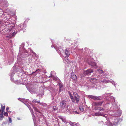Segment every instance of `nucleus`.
Returning <instances> with one entry per match:
<instances>
[{"instance_id":"1","label":"nucleus","mask_w":126,"mask_h":126,"mask_svg":"<svg viewBox=\"0 0 126 126\" xmlns=\"http://www.w3.org/2000/svg\"><path fill=\"white\" fill-rule=\"evenodd\" d=\"M112 107L110 108V110L108 112V122L104 125L107 126H117L122 121V119L119 117L121 115L122 111L118 109L117 103L112 104Z\"/></svg>"},{"instance_id":"2","label":"nucleus","mask_w":126,"mask_h":126,"mask_svg":"<svg viewBox=\"0 0 126 126\" xmlns=\"http://www.w3.org/2000/svg\"><path fill=\"white\" fill-rule=\"evenodd\" d=\"M28 53L27 51L26 50H24L21 53L20 52L19 53L18 56L17 60L18 63L15 64L14 66L16 67L17 70L20 72H25L27 68L26 66H24L22 64L25 63V61L22 58L27 56L28 55Z\"/></svg>"},{"instance_id":"3","label":"nucleus","mask_w":126,"mask_h":126,"mask_svg":"<svg viewBox=\"0 0 126 126\" xmlns=\"http://www.w3.org/2000/svg\"><path fill=\"white\" fill-rule=\"evenodd\" d=\"M104 76L103 77L102 76H101L100 75L96 74L94 75V78L89 79V80L92 84L91 87L92 88H94V89L99 90L101 89L99 85L100 82L107 83L110 82V81L104 79Z\"/></svg>"},{"instance_id":"4","label":"nucleus","mask_w":126,"mask_h":126,"mask_svg":"<svg viewBox=\"0 0 126 126\" xmlns=\"http://www.w3.org/2000/svg\"><path fill=\"white\" fill-rule=\"evenodd\" d=\"M110 93H106L104 94L101 96V97H106V103L104 105L103 107H96L95 108V110H98L100 112L101 110L104 111L106 110V109H108V108L111 106L112 107V104L114 103H117L115 102V98L112 96H110Z\"/></svg>"},{"instance_id":"5","label":"nucleus","mask_w":126,"mask_h":126,"mask_svg":"<svg viewBox=\"0 0 126 126\" xmlns=\"http://www.w3.org/2000/svg\"><path fill=\"white\" fill-rule=\"evenodd\" d=\"M10 21L9 20H8L6 22H5L4 24V26H5L6 27L10 29V30L12 31V32H11L12 33V36H14L18 32V31H17V30L13 28V25H14V24L11 23V21L10 22Z\"/></svg>"},{"instance_id":"6","label":"nucleus","mask_w":126,"mask_h":126,"mask_svg":"<svg viewBox=\"0 0 126 126\" xmlns=\"http://www.w3.org/2000/svg\"><path fill=\"white\" fill-rule=\"evenodd\" d=\"M0 31H1L2 32H4L5 34L9 33L10 34V32H11L12 31L10 30V29H9L8 28L6 27L5 26L1 25L0 27Z\"/></svg>"},{"instance_id":"7","label":"nucleus","mask_w":126,"mask_h":126,"mask_svg":"<svg viewBox=\"0 0 126 126\" xmlns=\"http://www.w3.org/2000/svg\"><path fill=\"white\" fill-rule=\"evenodd\" d=\"M73 95L74 97H73V99L74 100L72 99L71 101L72 102L75 103H78L80 100V96L78 95V94L75 92L73 93Z\"/></svg>"},{"instance_id":"8","label":"nucleus","mask_w":126,"mask_h":126,"mask_svg":"<svg viewBox=\"0 0 126 126\" xmlns=\"http://www.w3.org/2000/svg\"><path fill=\"white\" fill-rule=\"evenodd\" d=\"M103 68L102 66H98V68H96V70L98 72L99 74H94L93 75L94 77V75L96 74L98 75H100L101 76H102L103 77L105 76L103 75V74H105V72H104L103 70H102Z\"/></svg>"},{"instance_id":"9","label":"nucleus","mask_w":126,"mask_h":126,"mask_svg":"<svg viewBox=\"0 0 126 126\" xmlns=\"http://www.w3.org/2000/svg\"><path fill=\"white\" fill-rule=\"evenodd\" d=\"M17 68L16 67L14 66L13 67L12 69V70L10 73L9 74V75L11 77V79L12 81L14 80V78L12 77V76L14 75L16 72H18V70L16 68Z\"/></svg>"},{"instance_id":"10","label":"nucleus","mask_w":126,"mask_h":126,"mask_svg":"<svg viewBox=\"0 0 126 126\" xmlns=\"http://www.w3.org/2000/svg\"><path fill=\"white\" fill-rule=\"evenodd\" d=\"M68 100L66 99H61L60 103V107L63 109L66 107L67 105Z\"/></svg>"},{"instance_id":"11","label":"nucleus","mask_w":126,"mask_h":126,"mask_svg":"<svg viewBox=\"0 0 126 126\" xmlns=\"http://www.w3.org/2000/svg\"><path fill=\"white\" fill-rule=\"evenodd\" d=\"M87 62L88 63L92 66L94 67L95 68H98V66L96 65V63L93 59H88Z\"/></svg>"},{"instance_id":"12","label":"nucleus","mask_w":126,"mask_h":126,"mask_svg":"<svg viewBox=\"0 0 126 126\" xmlns=\"http://www.w3.org/2000/svg\"><path fill=\"white\" fill-rule=\"evenodd\" d=\"M94 115L95 116H101L105 117L106 120H108V115L106 114H105L104 113H101L100 112L98 111L94 113Z\"/></svg>"},{"instance_id":"13","label":"nucleus","mask_w":126,"mask_h":126,"mask_svg":"<svg viewBox=\"0 0 126 126\" xmlns=\"http://www.w3.org/2000/svg\"><path fill=\"white\" fill-rule=\"evenodd\" d=\"M27 26L26 24L24 23H22L19 25L17 27V30L18 32L20 31L23 30Z\"/></svg>"},{"instance_id":"14","label":"nucleus","mask_w":126,"mask_h":126,"mask_svg":"<svg viewBox=\"0 0 126 126\" xmlns=\"http://www.w3.org/2000/svg\"><path fill=\"white\" fill-rule=\"evenodd\" d=\"M104 102V101L103 100L97 101L96 102H94L93 104V105L96 107H97V106L100 107L102 105V104Z\"/></svg>"},{"instance_id":"15","label":"nucleus","mask_w":126,"mask_h":126,"mask_svg":"<svg viewBox=\"0 0 126 126\" xmlns=\"http://www.w3.org/2000/svg\"><path fill=\"white\" fill-rule=\"evenodd\" d=\"M93 72L94 71L93 69H89L84 71V74L87 75H91V73Z\"/></svg>"},{"instance_id":"16","label":"nucleus","mask_w":126,"mask_h":126,"mask_svg":"<svg viewBox=\"0 0 126 126\" xmlns=\"http://www.w3.org/2000/svg\"><path fill=\"white\" fill-rule=\"evenodd\" d=\"M54 47L59 54L62 55V53L63 52V49L61 48V47Z\"/></svg>"},{"instance_id":"17","label":"nucleus","mask_w":126,"mask_h":126,"mask_svg":"<svg viewBox=\"0 0 126 126\" xmlns=\"http://www.w3.org/2000/svg\"><path fill=\"white\" fill-rule=\"evenodd\" d=\"M50 106L51 107H52V109L54 110H56L58 109L57 104H54L53 102H52L50 105Z\"/></svg>"},{"instance_id":"18","label":"nucleus","mask_w":126,"mask_h":126,"mask_svg":"<svg viewBox=\"0 0 126 126\" xmlns=\"http://www.w3.org/2000/svg\"><path fill=\"white\" fill-rule=\"evenodd\" d=\"M27 88L29 92L32 94H35L36 92V90L35 89L27 87Z\"/></svg>"},{"instance_id":"19","label":"nucleus","mask_w":126,"mask_h":126,"mask_svg":"<svg viewBox=\"0 0 126 126\" xmlns=\"http://www.w3.org/2000/svg\"><path fill=\"white\" fill-rule=\"evenodd\" d=\"M88 97L89 98L93 99L95 100H100L101 99L99 97L97 96H96L92 95H89L88 96Z\"/></svg>"},{"instance_id":"20","label":"nucleus","mask_w":126,"mask_h":126,"mask_svg":"<svg viewBox=\"0 0 126 126\" xmlns=\"http://www.w3.org/2000/svg\"><path fill=\"white\" fill-rule=\"evenodd\" d=\"M32 106L33 109H34V110L36 112V114L37 113L36 112H38L39 113L41 114H40V115H41L42 114V113H41V111L38 109L35 106H34V105H32Z\"/></svg>"},{"instance_id":"21","label":"nucleus","mask_w":126,"mask_h":126,"mask_svg":"<svg viewBox=\"0 0 126 126\" xmlns=\"http://www.w3.org/2000/svg\"><path fill=\"white\" fill-rule=\"evenodd\" d=\"M40 88L41 89V91L40 90L39 93V95L40 96H41L42 97L44 94V91L42 87H41Z\"/></svg>"},{"instance_id":"22","label":"nucleus","mask_w":126,"mask_h":126,"mask_svg":"<svg viewBox=\"0 0 126 126\" xmlns=\"http://www.w3.org/2000/svg\"><path fill=\"white\" fill-rule=\"evenodd\" d=\"M31 113L32 115V117L33 119L34 122V124H35V116L33 112V110L31 108V109H30L29 110Z\"/></svg>"},{"instance_id":"23","label":"nucleus","mask_w":126,"mask_h":126,"mask_svg":"<svg viewBox=\"0 0 126 126\" xmlns=\"http://www.w3.org/2000/svg\"><path fill=\"white\" fill-rule=\"evenodd\" d=\"M78 56L79 55L80 57V55L82 53H83V49H79L76 52Z\"/></svg>"},{"instance_id":"24","label":"nucleus","mask_w":126,"mask_h":126,"mask_svg":"<svg viewBox=\"0 0 126 126\" xmlns=\"http://www.w3.org/2000/svg\"><path fill=\"white\" fill-rule=\"evenodd\" d=\"M56 73L54 71H52L50 73V76L52 77H53V79L55 80L57 79L55 77H54V75H56Z\"/></svg>"},{"instance_id":"25","label":"nucleus","mask_w":126,"mask_h":126,"mask_svg":"<svg viewBox=\"0 0 126 126\" xmlns=\"http://www.w3.org/2000/svg\"><path fill=\"white\" fill-rule=\"evenodd\" d=\"M32 102L34 104H32V105H34V106H36V103H39L40 104V101L39 100H38L37 99L33 100L32 101Z\"/></svg>"},{"instance_id":"26","label":"nucleus","mask_w":126,"mask_h":126,"mask_svg":"<svg viewBox=\"0 0 126 126\" xmlns=\"http://www.w3.org/2000/svg\"><path fill=\"white\" fill-rule=\"evenodd\" d=\"M69 124L71 126H80L78 123H73L71 122H69Z\"/></svg>"},{"instance_id":"27","label":"nucleus","mask_w":126,"mask_h":126,"mask_svg":"<svg viewBox=\"0 0 126 126\" xmlns=\"http://www.w3.org/2000/svg\"><path fill=\"white\" fill-rule=\"evenodd\" d=\"M71 78L73 79L76 80V79L77 77L73 73L71 74Z\"/></svg>"},{"instance_id":"28","label":"nucleus","mask_w":126,"mask_h":126,"mask_svg":"<svg viewBox=\"0 0 126 126\" xmlns=\"http://www.w3.org/2000/svg\"><path fill=\"white\" fill-rule=\"evenodd\" d=\"M83 53L84 54H87L89 53V49L87 48H85L84 49Z\"/></svg>"},{"instance_id":"29","label":"nucleus","mask_w":126,"mask_h":126,"mask_svg":"<svg viewBox=\"0 0 126 126\" xmlns=\"http://www.w3.org/2000/svg\"><path fill=\"white\" fill-rule=\"evenodd\" d=\"M59 118L60 119L62 120L63 122L64 123L66 122V117H65L60 116Z\"/></svg>"},{"instance_id":"30","label":"nucleus","mask_w":126,"mask_h":126,"mask_svg":"<svg viewBox=\"0 0 126 126\" xmlns=\"http://www.w3.org/2000/svg\"><path fill=\"white\" fill-rule=\"evenodd\" d=\"M3 3L6 7H7L8 5V3L6 0H4L2 1Z\"/></svg>"},{"instance_id":"31","label":"nucleus","mask_w":126,"mask_h":126,"mask_svg":"<svg viewBox=\"0 0 126 126\" xmlns=\"http://www.w3.org/2000/svg\"><path fill=\"white\" fill-rule=\"evenodd\" d=\"M8 14L10 16H12L15 15L14 13V12H13L11 10H9Z\"/></svg>"},{"instance_id":"32","label":"nucleus","mask_w":126,"mask_h":126,"mask_svg":"<svg viewBox=\"0 0 126 126\" xmlns=\"http://www.w3.org/2000/svg\"><path fill=\"white\" fill-rule=\"evenodd\" d=\"M64 53H65L66 56L67 57H69L70 55V52L68 50H67V49H65V51Z\"/></svg>"},{"instance_id":"33","label":"nucleus","mask_w":126,"mask_h":126,"mask_svg":"<svg viewBox=\"0 0 126 126\" xmlns=\"http://www.w3.org/2000/svg\"><path fill=\"white\" fill-rule=\"evenodd\" d=\"M68 57H67L66 56H65L64 57H63V60H64L67 63H69V60L68 58Z\"/></svg>"},{"instance_id":"34","label":"nucleus","mask_w":126,"mask_h":126,"mask_svg":"<svg viewBox=\"0 0 126 126\" xmlns=\"http://www.w3.org/2000/svg\"><path fill=\"white\" fill-rule=\"evenodd\" d=\"M13 60V58H11L10 60H8L7 63V64L8 65H10L12 63Z\"/></svg>"},{"instance_id":"35","label":"nucleus","mask_w":126,"mask_h":126,"mask_svg":"<svg viewBox=\"0 0 126 126\" xmlns=\"http://www.w3.org/2000/svg\"><path fill=\"white\" fill-rule=\"evenodd\" d=\"M40 105L42 106L44 108L46 107H47V104L46 103H40Z\"/></svg>"},{"instance_id":"36","label":"nucleus","mask_w":126,"mask_h":126,"mask_svg":"<svg viewBox=\"0 0 126 126\" xmlns=\"http://www.w3.org/2000/svg\"><path fill=\"white\" fill-rule=\"evenodd\" d=\"M3 112L2 111L1 113L0 114V120H2L3 119V118L4 117V116L3 115Z\"/></svg>"},{"instance_id":"37","label":"nucleus","mask_w":126,"mask_h":126,"mask_svg":"<svg viewBox=\"0 0 126 126\" xmlns=\"http://www.w3.org/2000/svg\"><path fill=\"white\" fill-rule=\"evenodd\" d=\"M58 85L59 88H62L63 87V84L61 83V81L59 82L58 83Z\"/></svg>"},{"instance_id":"38","label":"nucleus","mask_w":126,"mask_h":126,"mask_svg":"<svg viewBox=\"0 0 126 126\" xmlns=\"http://www.w3.org/2000/svg\"><path fill=\"white\" fill-rule=\"evenodd\" d=\"M72 113L74 114H79V113L76 110H73Z\"/></svg>"},{"instance_id":"39","label":"nucleus","mask_w":126,"mask_h":126,"mask_svg":"<svg viewBox=\"0 0 126 126\" xmlns=\"http://www.w3.org/2000/svg\"><path fill=\"white\" fill-rule=\"evenodd\" d=\"M1 109L2 110V111H3L4 112V110L5 109V106H3L2 105H1Z\"/></svg>"},{"instance_id":"40","label":"nucleus","mask_w":126,"mask_h":126,"mask_svg":"<svg viewBox=\"0 0 126 126\" xmlns=\"http://www.w3.org/2000/svg\"><path fill=\"white\" fill-rule=\"evenodd\" d=\"M68 93L69 94V95L70 96V97L71 98V100H72V99H73V96L71 94V93L70 92H68Z\"/></svg>"},{"instance_id":"41","label":"nucleus","mask_w":126,"mask_h":126,"mask_svg":"<svg viewBox=\"0 0 126 126\" xmlns=\"http://www.w3.org/2000/svg\"><path fill=\"white\" fill-rule=\"evenodd\" d=\"M41 72V70L40 69H38L36 70L35 71V72L36 73H39V72Z\"/></svg>"},{"instance_id":"42","label":"nucleus","mask_w":126,"mask_h":126,"mask_svg":"<svg viewBox=\"0 0 126 126\" xmlns=\"http://www.w3.org/2000/svg\"><path fill=\"white\" fill-rule=\"evenodd\" d=\"M79 109L81 111H83L84 109L82 107L80 106L79 107Z\"/></svg>"},{"instance_id":"43","label":"nucleus","mask_w":126,"mask_h":126,"mask_svg":"<svg viewBox=\"0 0 126 126\" xmlns=\"http://www.w3.org/2000/svg\"><path fill=\"white\" fill-rule=\"evenodd\" d=\"M110 82H111L114 85L115 87L116 84H115V82L114 81H110Z\"/></svg>"},{"instance_id":"44","label":"nucleus","mask_w":126,"mask_h":126,"mask_svg":"<svg viewBox=\"0 0 126 126\" xmlns=\"http://www.w3.org/2000/svg\"><path fill=\"white\" fill-rule=\"evenodd\" d=\"M8 113L7 112H5L4 113V115L5 116H8Z\"/></svg>"},{"instance_id":"45","label":"nucleus","mask_w":126,"mask_h":126,"mask_svg":"<svg viewBox=\"0 0 126 126\" xmlns=\"http://www.w3.org/2000/svg\"><path fill=\"white\" fill-rule=\"evenodd\" d=\"M9 123H11L12 121L11 118L9 117Z\"/></svg>"},{"instance_id":"46","label":"nucleus","mask_w":126,"mask_h":126,"mask_svg":"<svg viewBox=\"0 0 126 126\" xmlns=\"http://www.w3.org/2000/svg\"><path fill=\"white\" fill-rule=\"evenodd\" d=\"M32 52L33 53V54L35 55V56H36V54L32 50H31Z\"/></svg>"},{"instance_id":"47","label":"nucleus","mask_w":126,"mask_h":126,"mask_svg":"<svg viewBox=\"0 0 126 126\" xmlns=\"http://www.w3.org/2000/svg\"><path fill=\"white\" fill-rule=\"evenodd\" d=\"M62 91V88H59V92L60 93Z\"/></svg>"},{"instance_id":"48","label":"nucleus","mask_w":126,"mask_h":126,"mask_svg":"<svg viewBox=\"0 0 126 126\" xmlns=\"http://www.w3.org/2000/svg\"><path fill=\"white\" fill-rule=\"evenodd\" d=\"M1 21H0V27L1 26V25H3L4 26V24H3L2 23Z\"/></svg>"},{"instance_id":"49","label":"nucleus","mask_w":126,"mask_h":126,"mask_svg":"<svg viewBox=\"0 0 126 126\" xmlns=\"http://www.w3.org/2000/svg\"><path fill=\"white\" fill-rule=\"evenodd\" d=\"M9 109V108L8 107H7L6 109V110L7 111H8V110Z\"/></svg>"},{"instance_id":"50","label":"nucleus","mask_w":126,"mask_h":126,"mask_svg":"<svg viewBox=\"0 0 126 126\" xmlns=\"http://www.w3.org/2000/svg\"><path fill=\"white\" fill-rule=\"evenodd\" d=\"M28 108H29V109L30 110V109H31V108L30 107V106H28Z\"/></svg>"},{"instance_id":"51","label":"nucleus","mask_w":126,"mask_h":126,"mask_svg":"<svg viewBox=\"0 0 126 126\" xmlns=\"http://www.w3.org/2000/svg\"><path fill=\"white\" fill-rule=\"evenodd\" d=\"M17 119L18 120H20V118H17Z\"/></svg>"},{"instance_id":"52","label":"nucleus","mask_w":126,"mask_h":126,"mask_svg":"<svg viewBox=\"0 0 126 126\" xmlns=\"http://www.w3.org/2000/svg\"><path fill=\"white\" fill-rule=\"evenodd\" d=\"M101 123H103V121H101Z\"/></svg>"},{"instance_id":"53","label":"nucleus","mask_w":126,"mask_h":126,"mask_svg":"<svg viewBox=\"0 0 126 126\" xmlns=\"http://www.w3.org/2000/svg\"><path fill=\"white\" fill-rule=\"evenodd\" d=\"M51 41L52 43H53V40H51Z\"/></svg>"},{"instance_id":"54","label":"nucleus","mask_w":126,"mask_h":126,"mask_svg":"<svg viewBox=\"0 0 126 126\" xmlns=\"http://www.w3.org/2000/svg\"><path fill=\"white\" fill-rule=\"evenodd\" d=\"M54 47V46H53V45H52L51 46V47Z\"/></svg>"},{"instance_id":"55","label":"nucleus","mask_w":126,"mask_h":126,"mask_svg":"<svg viewBox=\"0 0 126 126\" xmlns=\"http://www.w3.org/2000/svg\"><path fill=\"white\" fill-rule=\"evenodd\" d=\"M22 45H24V43H22Z\"/></svg>"},{"instance_id":"56","label":"nucleus","mask_w":126,"mask_h":126,"mask_svg":"<svg viewBox=\"0 0 126 126\" xmlns=\"http://www.w3.org/2000/svg\"><path fill=\"white\" fill-rule=\"evenodd\" d=\"M1 111H2V110H0V113L1 112Z\"/></svg>"},{"instance_id":"57","label":"nucleus","mask_w":126,"mask_h":126,"mask_svg":"<svg viewBox=\"0 0 126 126\" xmlns=\"http://www.w3.org/2000/svg\"><path fill=\"white\" fill-rule=\"evenodd\" d=\"M2 0H0V3L1 2Z\"/></svg>"},{"instance_id":"58","label":"nucleus","mask_w":126,"mask_h":126,"mask_svg":"<svg viewBox=\"0 0 126 126\" xmlns=\"http://www.w3.org/2000/svg\"><path fill=\"white\" fill-rule=\"evenodd\" d=\"M5 122H3V124H5Z\"/></svg>"},{"instance_id":"59","label":"nucleus","mask_w":126,"mask_h":126,"mask_svg":"<svg viewBox=\"0 0 126 126\" xmlns=\"http://www.w3.org/2000/svg\"><path fill=\"white\" fill-rule=\"evenodd\" d=\"M8 112H11V111H8Z\"/></svg>"}]
</instances>
